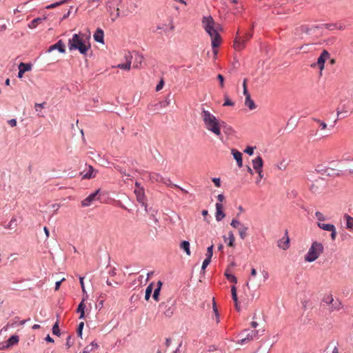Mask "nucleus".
<instances>
[{"label":"nucleus","mask_w":353,"mask_h":353,"mask_svg":"<svg viewBox=\"0 0 353 353\" xmlns=\"http://www.w3.org/2000/svg\"><path fill=\"white\" fill-rule=\"evenodd\" d=\"M287 167V163H285V161H282L281 162H280V163L278 165V168L279 170H285Z\"/></svg>","instance_id":"51"},{"label":"nucleus","mask_w":353,"mask_h":353,"mask_svg":"<svg viewBox=\"0 0 353 353\" xmlns=\"http://www.w3.org/2000/svg\"><path fill=\"white\" fill-rule=\"evenodd\" d=\"M323 26H325L326 28L330 29V30L336 28V24H328V23H326V24H323Z\"/></svg>","instance_id":"57"},{"label":"nucleus","mask_w":353,"mask_h":353,"mask_svg":"<svg viewBox=\"0 0 353 353\" xmlns=\"http://www.w3.org/2000/svg\"><path fill=\"white\" fill-rule=\"evenodd\" d=\"M234 103L227 97L225 96V102L223 103L224 106H232Z\"/></svg>","instance_id":"43"},{"label":"nucleus","mask_w":353,"mask_h":353,"mask_svg":"<svg viewBox=\"0 0 353 353\" xmlns=\"http://www.w3.org/2000/svg\"><path fill=\"white\" fill-rule=\"evenodd\" d=\"M225 276H226L227 279L229 280L230 281H231V282H232L234 283H237L236 277L234 275L229 273L228 271H226L225 272Z\"/></svg>","instance_id":"33"},{"label":"nucleus","mask_w":353,"mask_h":353,"mask_svg":"<svg viewBox=\"0 0 353 353\" xmlns=\"http://www.w3.org/2000/svg\"><path fill=\"white\" fill-rule=\"evenodd\" d=\"M317 225L321 229L325 231H330L333 228L335 227L333 224H325L321 222H318Z\"/></svg>","instance_id":"30"},{"label":"nucleus","mask_w":353,"mask_h":353,"mask_svg":"<svg viewBox=\"0 0 353 353\" xmlns=\"http://www.w3.org/2000/svg\"><path fill=\"white\" fill-rule=\"evenodd\" d=\"M203 27L209 34L212 39V46L213 48L219 46L221 43V37L218 33V25L215 26V23L211 17H204L202 20Z\"/></svg>","instance_id":"2"},{"label":"nucleus","mask_w":353,"mask_h":353,"mask_svg":"<svg viewBox=\"0 0 353 353\" xmlns=\"http://www.w3.org/2000/svg\"><path fill=\"white\" fill-rule=\"evenodd\" d=\"M324 305L329 306L330 311L338 310L340 309L341 303L338 300L334 301L332 294L325 295L323 299Z\"/></svg>","instance_id":"7"},{"label":"nucleus","mask_w":353,"mask_h":353,"mask_svg":"<svg viewBox=\"0 0 353 353\" xmlns=\"http://www.w3.org/2000/svg\"><path fill=\"white\" fill-rule=\"evenodd\" d=\"M330 232H331L330 236H331L332 240L334 241L336 237V228L335 227L333 228Z\"/></svg>","instance_id":"49"},{"label":"nucleus","mask_w":353,"mask_h":353,"mask_svg":"<svg viewBox=\"0 0 353 353\" xmlns=\"http://www.w3.org/2000/svg\"><path fill=\"white\" fill-rule=\"evenodd\" d=\"M324 251V247L321 243L314 241L308 252L304 256L305 261L311 263L316 261Z\"/></svg>","instance_id":"4"},{"label":"nucleus","mask_w":353,"mask_h":353,"mask_svg":"<svg viewBox=\"0 0 353 353\" xmlns=\"http://www.w3.org/2000/svg\"><path fill=\"white\" fill-rule=\"evenodd\" d=\"M134 193L137 196V200L139 203H144V191L142 188H138L134 190Z\"/></svg>","instance_id":"22"},{"label":"nucleus","mask_w":353,"mask_h":353,"mask_svg":"<svg viewBox=\"0 0 353 353\" xmlns=\"http://www.w3.org/2000/svg\"><path fill=\"white\" fill-rule=\"evenodd\" d=\"M103 31L101 28H98L94 34V39L97 42L103 43Z\"/></svg>","instance_id":"21"},{"label":"nucleus","mask_w":353,"mask_h":353,"mask_svg":"<svg viewBox=\"0 0 353 353\" xmlns=\"http://www.w3.org/2000/svg\"><path fill=\"white\" fill-rule=\"evenodd\" d=\"M83 277H81L80 276L79 277V281H80V284H81V288H82V291L83 293H85V286H84V282H83Z\"/></svg>","instance_id":"58"},{"label":"nucleus","mask_w":353,"mask_h":353,"mask_svg":"<svg viewBox=\"0 0 353 353\" xmlns=\"http://www.w3.org/2000/svg\"><path fill=\"white\" fill-rule=\"evenodd\" d=\"M47 19V17L44 16L43 17H37L33 19L29 24L28 28L30 29H34L37 27V26L41 23L42 21Z\"/></svg>","instance_id":"18"},{"label":"nucleus","mask_w":353,"mask_h":353,"mask_svg":"<svg viewBox=\"0 0 353 353\" xmlns=\"http://www.w3.org/2000/svg\"><path fill=\"white\" fill-rule=\"evenodd\" d=\"M83 327H84V323L83 322H81L79 324V326H78V328H77V334L81 338L82 337V330L83 329Z\"/></svg>","instance_id":"40"},{"label":"nucleus","mask_w":353,"mask_h":353,"mask_svg":"<svg viewBox=\"0 0 353 353\" xmlns=\"http://www.w3.org/2000/svg\"><path fill=\"white\" fill-rule=\"evenodd\" d=\"M62 4H63V2H59H59H56V3H52V4H50V5L47 6L46 7V9H48V10L52 9V8H54L59 6L62 5Z\"/></svg>","instance_id":"42"},{"label":"nucleus","mask_w":353,"mask_h":353,"mask_svg":"<svg viewBox=\"0 0 353 353\" xmlns=\"http://www.w3.org/2000/svg\"><path fill=\"white\" fill-rule=\"evenodd\" d=\"M173 314V310L171 307H169L166 311H165L164 314L170 317Z\"/></svg>","instance_id":"56"},{"label":"nucleus","mask_w":353,"mask_h":353,"mask_svg":"<svg viewBox=\"0 0 353 353\" xmlns=\"http://www.w3.org/2000/svg\"><path fill=\"white\" fill-rule=\"evenodd\" d=\"M213 248H214V245H211L210 247L208 248L207 249V252H206V257H209V259H212V254H213Z\"/></svg>","instance_id":"38"},{"label":"nucleus","mask_w":353,"mask_h":353,"mask_svg":"<svg viewBox=\"0 0 353 353\" xmlns=\"http://www.w3.org/2000/svg\"><path fill=\"white\" fill-rule=\"evenodd\" d=\"M114 168L117 169L123 176H130V174H126L125 171L119 165L114 166Z\"/></svg>","instance_id":"46"},{"label":"nucleus","mask_w":353,"mask_h":353,"mask_svg":"<svg viewBox=\"0 0 353 353\" xmlns=\"http://www.w3.org/2000/svg\"><path fill=\"white\" fill-rule=\"evenodd\" d=\"M201 118L203 122L205 128L210 132L219 137L221 132V121L210 111L202 108Z\"/></svg>","instance_id":"1"},{"label":"nucleus","mask_w":353,"mask_h":353,"mask_svg":"<svg viewBox=\"0 0 353 353\" xmlns=\"http://www.w3.org/2000/svg\"><path fill=\"white\" fill-rule=\"evenodd\" d=\"M210 261L211 259H209V257H206V259L203 261L202 264L201 268L203 270H204L207 268V266L210 264Z\"/></svg>","instance_id":"44"},{"label":"nucleus","mask_w":353,"mask_h":353,"mask_svg":"<svg viewBox=\"0 0 353 353\" xmlns=\"http://www.w3.org/2000/svg\"><path fill=\"white\" fill-rule=\"evenodd\" d=\"M224 241L228 244L229 247H234V240L235 237L232 232H229L228 234V236H223Z\"/></svg>","instance_id":"16"},{"label":"nucleus","mask_w":353,"mask_h":353,"mask_svg":"<svg viewBox=\"0 0 353 353\" xmlns=\"http://www.w3.org/2000/svg\"><path fill=\"white\" fill-rule=\"evenodd\" d=\"M93 172H94V168L92 166L90 165L89 166V170H88V172H86L83 176V179H90L92 177H94V175H93Z\"/></svg>","instance_id":"35"},{"label":"nucleus","mask_w":353,"mask_h":353,"mask_svg":"<svg viewBox=\"0 0 353 353\" xmlns=\"http://www.w3.org/2000/svg\"><path fill=\"white\" fill-rule=\"evenodd\" d=\"M263 165V159L261 156H258L256 158L252 160V165L256 172L261 176V178L263 177L262 167Z\"/></svg>","instance_id":"10"},{"label":"nucleus","mask_w":353,"mask_h":353,"mask_svg":"<svg viewBox=\"0 0 353 353\" xmlns=\"http://www.w3.org/2000/svg\"><path fill=\"white\" fill-rule=\"evenodd\" d=\"M223 206L222 203H216L215 217H216V220L217 221H221L225 216V214L223 212Z\"/></svg>","instance_id":"13"},{"label":"nucleus","mask_w":353,"mask_h":353,"mask_svg":"<svg viewBox=\"0 0 353 353\" xmlns=\"http://www.w3.org/2000/svg\"><path fill=\"white\" fill-rule=\"evenodd\" d=\"M32 69V64L31 63H20L19 65V72H18V77L22 78L23 76L24 72L27 71H30Z\"/></svg>","instance_id":"12"},{"label":"nucleus","mask_w":353,"mask_h":353,"mask_svg":"<svg viewBox=\"0 0 353 353\" xmlns=\"http://www.w3.org/2000/svg\"><path fill=\"white\" fill-rule=\"evenodd\" d=\"M344 219L346 221V228L350 231L353 230V217L347 214L343 216Z\"/></svg>","instance_id":"23"},{"label":"nucleus","mask_w":353,"mask_h":353,"mask_svg":"<svg viewBox=\"0 0 353 353\" xmlns=\"http://www.w3.org/2000/svg\"><path fill=\"white\" fill-rule=\"evenodd\" d=\"M65 279H62L61 281H57L55 283V290H58L60 288L61 283Z\"/></svg>","instance_id":"61"},{"label":"nucleus","mask_w":353,"mask_h":353,"mask_svg":"<svg viewBox=\"0 0 353 353\" xmlns=\"http://www.w3.org/2000/svg\"><path fill=\"white\" fill-rule=\"evenodd\" d=\"M353 113V101L348 100L341 104L336 109V114L339 118H346Z\"/></svg>","instance_id":"6"},{"label":"nucleus","mask_w":353,"mask_h":353,"mask_svg":"<svg viewBox=\"0 0 353 353\" xmlns=\"http://www.w3.org/2000/svg\"><path fill=\"white\" fill-rule=\"evenodd\" d=\"M150 179L152 181L163 182V178L159 173L152 172L150 174Z\"/></svg>","instance_id":"29"},{"label":"nucleus","mask_w":353,"mask_h":353,"mask_svg":"<svg viewBox=\"0 0 353 353\" xmlns=\"http://www.w3.org/2000/svg\"><path fill=\"white\" fill-rule=\"evenodd\" d=\"M230 225L234 228H237V229H239V228L241 227V225H244L243 224L241 223V222L236 219H232Z\"/></svg>","instance_id":"37"},{"label":"nucleus","mask_w":353,"mask_h":353,"mask_svg":"<svg viewBox=\"0 0 353 353\" xmlns=\"http://www.w3.org/2000/svg\"><path fill=\"white\" fill-rule=\"evenodd\" d=\"M8 123L11 127H14L17 125V120L15 119H12L8 121Z\"/></svg>","instance_id":"59"},{"label":"nucleus","mask_w":353,"mask_h":353,"mask_svg":"<svg viewBox=\"0 0 353 353\" xmlns=\"http://www.w3.org/2000/svg\"><path fill=\"white\" fill-rule=\"evenodd\" d=\"M85 298H83L81 303L79 304V306L77 307V312L78 313H80L79 319H84L85 317Z\"/></svg>","instance_id":"20"},{"label":"nucleus","mask_w":353,"mask_h":353,"mask_svg":"<svg viewBox=\"0 0 353 353\" xmlns=\"http://www.w3.org/2000/svg\"><path fill=\"white\" fill-rule=\"evenodd\" d=\"M54 49H57L61 53L65 52V45L61 40H59L57 43L51 46L50 47L49 51H52Z\"/></svg>","instance_id":"19"},{"label":"nucleus","mask_w":353,"mask_h":353,"mask_svg":"<svg viewBox=\"0 0 353 353\" xmlns=\"http://www.w3.org/2000/svg\"><path fill=\"white\" fill-rule=\"evenodd\" d=\"M247 79H244L243 83V94L246 97L248 94H250L248 89H247Z\"/></svg>","instance_id":"48"},{"label":"nucleus","mask_w":353,"mask_h":353,"mask_svg":"<svg viewBox=\"0 0 353 353\" xmlns=\"http://www.w3.org/2000/svg\"><path fill=\"white\" fill-rule=\"evenodd\" d=\"M231 153L233 155L234 159L236 160L239 168L243 166L242 153L236 149H232Z\"/></svg>","instance_id":"14"},{"label":"nucleus","mask_w":353,"mask_h":353,"mask_svg":"<svg viewBox=\"0 0 353 353\" xmlns=\"http://www.w3.org/2000/svg\"><path fill=\"white\" fill-rule=\"evenodd\" d=\"M163 85H164V81L163 79H161L159 83H158V85H157L156 87V91H159L161 90L163 87Z\"/></svg>","instance_id":"53"},{"label":"nucleus","mask_w":353,"mask_h":353,"mask_svg":"<svg viewBox=\"0 0 353 353\" xmlns=\"http://www.w3.org/2000/svg\"><path fill=\"white\" fill-rule=\"evenodd\" d=\"M119 9L117 8V10H116V13L115 14H113V13H111L110 15L112 17V20L114 21H115L117 18L119 17Z\"/></svg>","instance_id":"47"},{"label":"nucleus","mask_w":353,"mask_h":353,"mask_svg":"<svg viewBox=\"0 0 353 353\" xmlns=\"http://www.w3.org/2000/svg\"><path fill=\"white\" fill-rule=\"evenodd\" d=\"M99 190H96L94 193L92 194H90L89 196H88L85 199H83L82 201H81V205L83 207H88V206H90L91 205V203L99 199V197H97L99 193Z\"/></svg>","instance_id":"11"},{"label":"nucleus","mask_w":353,"mask_h":353,"mask_svg":"<svg viewBox=\"0 0 353 353\" xmlns=\"http://www.w3.org/2000/svg\"><path fill=\"white\" fill-rule=\"evenodd\" d=\"M289 245H290V240L287 235H286V236L281 239L278 241V246L284 250H287L289 248Z\"/></svg>","instance_id":"17"},{"label":"nucleus","mask_w":353,"mask_h":353,"mask_svg":"<svg viewBox=\"0 0 353 353\" xmlns=\"http://www.w3.org/2000/svg\"><path fill=\"white\" fill-rule=\"evenodd\" d=\"M19 341V337L17 336H12L8 341V345H13L17 344Z\"/></svg>","instance_id":"36"},{"label":"nucleus","mask_w":353,"mask_h":353,"mask_svg":"<svg viewBox=\"0 0 353 353\" xmlns=\"http://www.w3.org/2000/svg\"><path fill=\"white\" fill-rule=\"evenodd\" d=\"M254 26V25L253 23L250 32L245 33V36L243 37L239 36V32H237L233 45L236 50L241 51L245 48V43L252 37V29Z\"/></svg>","instance_id":"5"},{"label":"nucleus","mask_w":353,"mask_h":353,"mask_svg":"<svg viewBox=\"0 0 353 353\" xmlns=\"http://www.w3.org/2000/svg\"><path fill=\"white\" fill-rule=\"evenodd\" d=\"M255 148L254 147H251V146H248L245 150H244V152L245 153H247L249 155H252L254 154V150Z\"/></svg>","instance_id":"45"},{"label":"nucleus","mask_w":353,"mask_h":353,"mask_svg":"<svg viewBox=\"0 0 353 353\" xmlns=\"http://www.w3.org/2000/svg\"><path fill=\"white\" fill-rule=\"evenodd\" d=\"M248 230V227L245 226V225H241V227L239 228V229H238L239 235L242 240H244L245 239V237L247 236V235H248L247 231Z\"/></svg>","instance_id":"24"},{"label":"nucleus","mask_w":353,"mask_h":353,"mask_svg":"<svg viewBox=\"0 0 353 353\" xmlns=\"http://www.w3.org/2000/svg\"><path fill=\"white\" fill-rule=\"evenodd\" d=\"M314 28H317V27H312V28H310L308 26H306V25H303V26H301L300 27V30L301 31V32H304L305 34H310V32L314 29Z\"/></svg>","instance_id":"32"},{"label":"nucleus","mask_w":353,"mask_h":353,"mask_svg":"<svg viewBox=\"0 0 353 353\" xmlns=\"http://www.w3.org/2000/svg\"><path fill=\"white\" fill-rule=\"evenodd\" d=\"M153 289V283H150L145 290V299L146 301H148L150 299L151 293L152 292Z\"/></svg>","instance_id":"31"},{"label":"nucleus","mask_w":353,"mask_h":353,"mask_svg":"<svg viewBox=\"0 0 353 353\" xmlns=\"http://www.w3.org/2000/svg\"><path fill=\"white\" fill-rule=\"evenodd\" d=\"M318 123H319V126L321 127V130H325L326 128H327V124L323 122V121H321V120L319 119H316L315 120Z\"/></svg>","instance_id":"50"},{"label":"nucleus","mask_w":353,"mask_h":353,"mask_svg":"<svg viewBox=\"0 0 353 353\" xmlns=\"http://www.w3.org/2000/svg\"><path fill=\"white\" fill-rule=\"evenodd\" d=\"M257 335L258 331L256 330H245L240 334L241 339L238 343L240 344H245L248 341L256 338Z\"/></svg>","instance_id":"8"},{"label":"nucleus","mask_w":353,"mask_h":353,"mask_svg":"<svg viewBox=\"0 0 353 353\" xmlns=\"http://www.w3.org/2000/svg\"><path fill=\"white\" fill-rule=\"evenodd\" d=\"M310 190L313 192H317L319 191V188L318 186L316 185V184H312L311 186H310Z\"/></svg>","instance_id":"60"},{"label":"nucleus","mask_w":353,"mask_h":353,"mask_svg":"<svg viewBox=\"0 0 353 353\" xmlns=\"http://www.w3.org/2000/svg\"><path fill=\"white\" fill-rule=\"evenodd\" d=\"M135 59L141 63L143 60V57H141V55L136 53L135 54Z\"/></svg>","instance_id":"62"},{"label":"nucleus","mask_w":353,"mask_h":353,"mask_svg":"<svg viewBox=\"0 0 353 353\" xmlns=\"http://www.w3.org/2000/svg\"><path fill=\"white\" fill-rule=\"evenodd\" d=\"M52 333L58 336L60 334V330L57 322L52 327Z\"/></svg>","instance_id":"41"},{"label":"nucleus","mask_w":353,"mask_h":353,"mask_svg":"<svg viewBox=\"0 0 353 353\" xmlns=\"http://www.w3.org/2000/svg\"><path fill=\"white\" fill-rule=\"evenodd\" d=\"M225 197L222 194H220L217 196V199L219 201V203H221L224 200Z\"/></svg>","instance_id":"63"},{"label":"nucleus","mask_w":353,"mask_h":353,"mask_svg":"<svg viewBox=\"0 0 353 353\" xmlns=\"http://www.w3.org/2000/svg\"><path fill=\"white\" fill-rule=\"evenodd\" d=\"M212 181L216 187L221 186V180L219 178H213Z\"/></svg>","instance_id":"55"},{"label":"nucleus","mask_w":353,"mask_h":353,"mask_svg":"<svg viewBox=\"0 0 353 353\" xmlns=\"http://www.w3.org/2000/svg\"><path fill=\"white\" fill-rule=\"evenodd\" d=\"M69 50H78L80 53L85 54L90 48L83 39V37L78 34H73L72 39L68 42Z\"/></svg>","instance_id":"3"},{"label":"nucleus","mask_w":353,"mask_h":353,"mask_svg":"<svg viewBox=\"0 0 353 353\" xmlns=\"http://www.w3.org/2000/svg\"><path fill=\"white\" fill-rule=\"evenodd\" d=\"M180 248L183 250L188 256L191 254L190 250V243L188 241H182L180 244Z\"/></svg>","instance_id":"28"},{"label":"nucleus","mask_w":353,"mask_h":353,"mask_svg":"<svg viewBox=\"0 0 353 353\" xmlns=\"http://www.w3.org/2000/svg\"><path fill=\"white\" fill-rule=\"evenodd\" d=\"M316 217L318 219L319 222L323 221L325 220V217L323 213L320 212H316L315 213Z\"/></svg>","instance_id":"39"},{"label":"nucleus","mask_w":353,"mask_h":353,"mask_svg":"<svg viewBox=\"0 0 353 353\" xmlns=\"http://www.w3.org/2000/svg\"><path fill=\"white\" fill-rule=\"evenodd\" d=\"M162 284H163L162 282L161 281H159L157 282V288L154 291L152 297H153V299L156 301H159V294H160V291H161V288Z\"/></svg>","instance_id":"27"},{"label":"nucleus","mask_w":353,"mask_h":353,"mask_svg":"<svg viewBox=\"0 0 353 353\" xmlns=\"http://www.w3.org/2000/svg\"><path fill=\"white\" fill-rule=\"evenodd\" d=\"M217 79H218L219 80V81H220V86H221V88H223V86H224V77H223V75H221V74H218V76H217Z\"/></svg>","instance_id":"52"},{"label":"nucleus","mask_w":353,"mask_h":353,"mask_svg":"<svg viewBox=\"0 0 353 353\" xmlns=\"http://www.w3.org/2000/svg\"><path fill=\"white\" fill-rule=\"evenodd\" d=\"M245 105L248 106L250 108V110H254L256 108L255 103L251 99L250 94H248L245 97Z\"/></svg>","instance_id":"25"},{"label":"nucleus","mask_w":353,"mask_h":353,"mask_svg":"<svg viewBox=\"0 0 353 353\" xmlns=\"http://www.w3.org/2000/svg\"><path fill=\"white\" fill-rule=\"evenodd\" d=\"M352 161H353L352 159H341L339 161V163H340L341 165L339 167V170H349L351 173H353V169L351 168V166L347 165V163L352 162Z\"/></svg>","instance_id":"15"},{"label":"nucleus","mask_w":353,"mask_h":353,"mask_svg":"<svg viewBox=\"0 0 353 353\" xmlns=\"http://www.w3.org/2000/svg\"><path fill=\"white\" fill-rule=\"evenodd\" d=\"M163 183H165V184H166L167 185H170V186H172V187H174V184H172V182L170 181V179H168V180H166V181H164V180H163Z\"/></svg>","instance_id":"64"},{"label":"nucleus","mask_w":353,"mask_h":353,"mask_svg":"<svg viewBox=\"0 0 353 353\" xmlns=\"http://www.w3.org/2000/svg\"><path fill=\"white\" fill-rule=\"evenodd\" d=\"M45 103H35L34 108L36 111H39L41 108H44Z\"/></svg>","instance_id":"54"},{"label":"nucleus","mask_w":353,"mask_h":353,"mask_svg":"<svg viewBox=\"0 0 353 353\" xmlns=\"http://www.w3.org/2000/svg\"><path fill=\"white\" fill-rule=\"evenodd\" d=\"M126 59L127 62L125 63L119 64L117 67L123 70H130L131 66V61L130 60H128V57H126Z\"/></svg>","instance_id":"34"},{"label":"nucleus","mask_w":353,"mask_h":353,"mask_svg":"<svg viewBox=\"0 0 353 353\" xmlns=\"http://www.w3.org/2000/svg\"><path fill=\"white\" fill-rule=\"evenodd\" d=\"M99 345L95 342L92 341L90 345L85 346L81 353H89L93 351L94 349H97Z\"/></svg>","instance_id":"26"},{"label":"nucleus","mask_w":353,"mask_h":353,"mask_svg":"<svg viewBox=\"0 0 353 353\" xmlns=\"http://www.w3.org/2000/svg\"><path fill=\"white\" fill-rule=\"evenodd\" d=\"M330 58V54L327 50H323L321 55L319 57L316 63L311 64L312 68L318 66L320 70V75L322 74V71L324 70L325 63L326 60Z\"/></svg>","instance_id":"9"}]
</instances>
